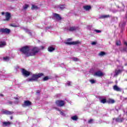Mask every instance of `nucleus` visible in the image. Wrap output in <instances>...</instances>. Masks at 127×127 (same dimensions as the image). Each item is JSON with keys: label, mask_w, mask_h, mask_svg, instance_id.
<instances>
[{"label": "nucleus", "mask_w": 127, "mask_h": 127, "mask_svg": "<svg viewBox=\"0 0 127 127\" xmlns=\"http://www.w3.org/2000/svg\"><path fill=\"white\" fill-rule=\"evenodd\" d=\"M44 47L41 46L40 48L38 47H33L28 46H25L20 49V52H22L26 57H29L30 56H35L41 49H44Z\"/></svg>", "instance_id": "1"}, {"label": "nucleus", "mask_w": 127, "mask_h": 127, "mask_svg": "<svg viewBox=\"0 0 127 127\" xmlns=\"http://www.w3.org/2000/svg\"><path fill=\"white\" fill-rule=\"evenodd\" d=\"M22 73L24 76L25 77H28L29 75H32V77L27 79L28 82H33V81H37L40 77L43 76V73H38V74H32L31 72L24 69H22Z\"/></svg>", "instance_id": "2"}, {"label": "nucleus", "mask_w": 127, "mask_h": 127, "mask_svg": "<svg viewBox=\"0 0 127 127\" xmlns=\"http://www.w3.org/2000/svg\"><path fill=\"white\" fill-rule=\"evenodd\" d=\"M1 13L2 15H5V20H6V21H8V20H9L10 19V13L8 12H6L5 13H4V12H2Z\"/></svg>", "instance_id": "3"}, {"label": "nucleus", "mask_w": 127, "mask_h": 127, "mask_svg": "<svg viewBox=\"0 0 127 127\" xmlns=\"http://www.w3.org/2000/svg\"><path fill=\"white\" fill-rule=\"evenodd\" d=\"M10 32V30L7 28H1L0 29V33H7L8 34Z\"/></svg>", "instance_id": "4"}, {"label": "nucleus", "mask_w": 127, "mask_h": 127, "mask_svg": "<svg viewBox=\"0 0 127 127\" xmlns=\"http://www.w3.org/2000/svg\"><path fill=\"white\" fill-rule=\"evenodd\" d=\"M56 104L59 107H63L65 105V102L62 100H58L56 102Z\"/></svg>", "instance_id": "5"}, {"label": "nucleus", "mask_w": 127, "mask_h": 127, "mask_svg": "<svg viewBox=\"0 0 127 127\" xmlns=\"http://www.w3.org/2000/svg\"><path fill=\"white\" fill-rule=\"evenodd\" d=\"M81 43L80 41H76L74 42H66V44H68V45H77V44H80Z\"/></svg>", "instance_id": "6"}, {"label": "nucleus", "mask_w": 127, "mask_h": 127, "mask_svg": "<svg viewBox=\"0 0 127 127\" xmlns=\"http://www.w3.org/2000/svg\"><path fill=\"white\" fill-rule=\"evenodd\" d=\"M22 106L24 108L29 107V106H31V102L29 101V100L25 101Z\"/></svg>", "instance_id": "7"}, {"label": "nucleus", "mask_w": 127, "mask_h": 127, "mask_svg": "<svg viewBox=\"0 0 127 127\" xmlns=\"http://www.w3.org/2000/svg\"><path fill=\"white\" fill-rule=\"evenodd\" d=\"M94 75L97 77H102V76H104V73L102 72L101 71H98L95 72Z\"/></svg>", "instance_id": "8"}, {"label": "nucleus", "mask_w": 127, "mask_h": 127, "mask_svg": "<svg viewBox=\"0 0 127 127\" xmlns=\"http://www.w3.org/2000/svg\"><path fill=\"white\" fill-rule=\"evenodd\" d=\"M53 16L57 19V20H61V19H62V18L61 16H60V15L57 13H54Z\"/></svg>", "instance_id": "9"}, {"label": "nucleus", "mask_w": 127, "mask_h": 127, "mask_svg": "<svg viewBox=\"0 0 127 127\" xmlns=\"http://www.w3.org/2000/svg\"><path fill=\"white\" fill-rule=\"evenodd\" d=\"M122 73V70L120 69H116L115 71V73L114 74V77H117L119 74H121Z\"/></svg>", "instance_id": "10"}, {"label": "nucleus", "mask_w": 127, "mask_h": 127, "mask_svg": "<svg viewBox=\"0 0 127 127\" xmlns=\"http://www.w3.org/2000/svg\"><path fill=\"white\" fill-rule=\"evenodd\" d=\"M78 29L77 27H69L67 28V30L69 31H74V30H77Z\"/></svg>", "instance_id": "11"}, {"label": "nucleus", "mask_w": 127, "mask_h": 127, "mask_svg": "<svg viewBox=\"0 0 127 127\" xmlns=\"http://www.w3.org/2000/svg\"><path fill=\"white\" fill-rule=\"evenodd\" d=\"M113 89L115 91H117V92H120V91H122L121 88L120 87H119L117 85H114L113 86Z\"/></svg>", "instance_id": "12"}, {"label": "nucleus", "mask_w": 127, "mask_h": 127, "mask_svg": "<svg viewBox=\"0 0 127 127\" xmlns=\"http://www.w3.org/2000/svg\"><path fill=\"white\" fill-rule=\"evenodd\" d=\"M2 113L4 114L5 115H11L12 114H13V112H11L7 110H4L3 111Z\"/></svg>", "instance_id": "13"}, {"label": "nucleus", "mask_w": 127, "mask_h": 127, "mask_svg": "<svg viewBox=\"0 0 127 127\" xmlns=\"http://www.w3.org/2000/svg\"><path fill=\"white\" fill-rule=\"evenodd\" d=\"M54 50H55V48H53V47L51 46L48 48V51H49V52H53Z\"/></svg>", "instance_id": "14"}, {"label": "nucleus", "mask_w": 127, "mask_h": 127, "mask_svg": "<svg viewBox=\"0 0 127 127\" xmlns=\"http://www.w3.org/2000/svg\"><path fill=\"white\" fill-rule=\"evenodd\" d=\"M83 8L85 10H90V9H91V6H90V5H85V6H83Z\"/></svg>", "instance_id": "15"}, {"label": "nucleus", "mask_w": 127, "mask_h": 127, "mask_svg": "<svg viewBox=\"0 0 127 127\" xmlns=\"http://www.w3.org/2000/svg\"><path fill=\"white\" fill-rule=\"evenodd\" d=\"M6 45V44L5 43V42H0V48H1Z\"/></svg>", "instance_id": "16"}, {"label": "nucleus", "mask_w": 127, "mask_h": 127, "mask_svg": "<svg viewBox=\"0 0 127 127\" xmlns=\"http://www.w3.org/2000/svg\"><path fill=\"white\" fill-rule=\"evenodd\" d=\"M124 120H125L124 118H117L116 119V122H117L118 123H122V122L124 121Z\"/></svg>", "instance_id": "17"}, {"label": "nucleus", "mask_w": 127, "mask_h": 127, "mask_svg": "<svg viewBox=\"0 0 127 127\" xmlns=\"http://www.w3.org/2000/svg\"><path fill=\"white\" fill-rule=\"evenodd\" d=\"M57 111H58V112H60V114H61V115L62 116H63L64 117H65L66 116V115L64 114V112H63V111H61V110H60L59 109H57Z\"/></svg>", "instance_id": "18"}, {"label": "nucleus", "mask_w": 127, "mask_h": 127, "mask_svg": "<svg viewBox=\"0 0 127 127\" xmlns=\"http://www.w3.org/2000/svg\"><path fill=\"white\" fill-rule=\"evenodd\" d=\"M108 17H110V15H102L100 16V18H107Z\"/></svg>", "instance_id": "19"}, {"label": "nucleus", "mask_w": 127, "mask_h": 127, "mask_svg": "<svg viewBox=\"0 0 127 127\" xmlns=\"http://www.w3.org/2000/svg\"><path fill=\"white\" fill-rule=\"evenodd\" d=\"M115 102V101L114 99H109L108 100V104H114Z\"/></svg>", "instance_id": "20"}, {"label": "nucleus", "mask_w": 127, "mask_h": 127, "mask_svg": "<svg viewBox=\"0 0 127 127\" xmlns=\"http://www.w3.org/2000/svg\"><path fill=\"white\" fill-rule=\"evenodd\" d=\"M71 119L72 121H77L78 120V116L76 115L71 117Z\"/></svg>", "instance_id": "21"}, {"label": "nucleus", "mask_w": 127, "mask_h": 127, "mask_svg": "<svg viewBox=\"0 0 127 127\" xmlns=\"http://www.w3.org/2000/svg\"><path fill=\"white\" fill-rule=\"evenodd\" d=\"M11 123L9 122L3 123V126H9V125H11Z\"/></svg>", "instance_id": "22"}, {"label": "nucleus", "mask_w": 127, "mask_h": 127, "mask_svg": "<svg viewBox=\"0 0 127 127\" xmlns=\"http://www.w3.org/2000/svg\"><path fill=\"white\" fill-rule=\"evenodd\" d=\"M100 103H102V104H105V103H107V100L106 99H102L101 100Z\"/></svg>", "instance_id": "23"}, {"label": "nucleus", "mask_w": 127, "mask_h": 127, "mask_svg": "<svg viewBox=\"0 0 127 127\" xmlns=\"http://www.w3.org/2000/svg\"><path fill=\"white\" fill-rule=\"evenodd\" d=\"M32 9H38V7L35 5H32Z\"/></svg>", "instance_id": "24"}, {"label": "nucleus", "mask_w": 127, "mask_h": 127, "mask_svg": "<svg viewBox=\"0 0 127 127\" xmlns=\"http://www.w3.org/2000/svg\"><path fill=\"white\" fill-rule=\"evenodd\" d=\"M4 61H8L9 60V57H5L3 58Z\"/></svg>", "instance_id": "25"}, {"label": "nucleus", "mask_w": 127, "mask_h": 127, "mask_svg": "<svg viewBox=\"0 0 127 127\" xmlns=\"http://www.w3.org/2000/svg\"><path fill=\"white\" fill-rule=\"evenodd\" d=\"M60 9H64L65 8V5H61L59 7Z\"/></svg>", "instance_id": "26"}, {"label": "nucleus", "mask_w": 127, "mask_h": 127, "mask_svg": "<svg viewBox=\"0 0 127 127\" xmlns=\"http://www.w3.org/2000/svg\"><path fill=\"white\" fill-rule=\"evenodd\" d=\"M121 43L120 41H116V45H117L118 46H119L120 45H121Z\"/></svg>", "instance_id": "27"}, {"label": "nucleus", "mask_w": 127, "mask_h": 127, "mask_svg": "<svg viewBox=\"0 0 127 127\" xmlns=\"http://www.w3.org/2000/svg\"><path fill=\"white\" fill-rule=\"evenodd\" d=\"M99 56H104L105 55V52H101L99 54Z\"/></svg>", "instance_id": "28"}, {"label": "nucleus", "mask_w": 127, "mask_h": 127, "mask_svg": "<svg viewBox=\"0 0 127 127\" xmlns=\"http://www.w3.org/2000/svg\"><path fill=\"white\" fill-rule=\"evenodd\" d=\"M90 83H91V84H95V83H96V80H94V79H91L90 80Z\"/></svg>", "instance_id": "29"}, {"label": "nucleus", "mask_w": 127, "mask_h": 127, "mask_svg": "<svg viewBox=\"0 0 127 127\" xmlns=\"http://www.w3.org/2000/svg\"><path fill=\"white\" fill-rule=\"evenodd\" d=\"M23 7L24 9H27V8H28V5L25 4L24 6H23Z\"/></svg>", "instance_id": "30"}, {"label": "nucleus", "mask_w": 127, "mask_h": 127, "mask_svg": "<svg viewBox=\"0 0 127 127\" xmlns=\"http://www.w3.org/2000/svg\"><path fill=\"white\" fill-rule=\"evenodd\" d=\"M94 31L96 32V33H101V32H102V31L100 30H94Z\"/></svg>", "instance_id": "31"}, {"label": "nucleus", "mask_w": 127, "mask_h": 127, "mask_svg": "<svg viewBox=\"0 0 127 127\" xmlns=\"http://www.w3.org/2000/svg\"><path fill=\"white\" fill-rule=\"evenodd\" d=\"M94 122V120L93 119H90L88 121V124H92Z\"/></svg>", "instance_id": "32"}, {"label": "nucleus", "mask_w": 127, "mask_h": 127, "mask_svg": "<svg viewBox=\"0 0 127 127\" xmlns=\"http://www.w3.org/2000/svg\"><path fill=\"white\" fill-rule=\"evenodd\" d=\"M48 79H49V78L48 77V76H45V77L44 78L43 80H44V81H47V80H48Z\"/></svg>", "instance_id": "33"}, {"label": "nucleus", "mask_w": 127, "mask_h": 127, "mask_svg": "<svg viewBox=\"0 0 127 127\" xmlns=\"http://www.w3.org/2000/svg\"><path fill=\"white\" fill-rule=\"evenodd\" d=\"M67 86H70L71 85V82L70 81H67L66 83Z\"/></svg>", "instance_id": "34"}, {"label": "nucleus", "mask_w": 127, "mask_h": 127, "mask_svg": "<svg viewBox=\"0 0 127 127\" xmlns=\"http://www.w3.org/2000/svg\"><path fill=\"white\" fill-rule=\"evenodd\" d=\"M40 93V90H37L36 94H37V95H39Z\"/></svg>", "instance_id": "35"}, {"label": "nucleus", "mask_w": 127, "mask_h": 127, "mask_svg": "<svg viewBox=\"0 0 127 127\" xmlns=\"http://www.w3.org/2000/svg\"><path fill=\"white\" fill-rule=\"evenodd\" d=\"M97 43H96L95 42H93L91 44L92 45H96Z\"/></svg>", "instance_id": "36"}, {"label": "nucleus", "mask_w": 127, "mask_h": 127, "mask_svg": "<svg viewBox=\"0 0 127 127\" xmlns=\"http://www.w3.org/2000/svg\"><path fill=\"white\" fill-rule=\"evenodd\" d=\"M73 61H78V59H73Z\"/></svg>", "instance_id": "37"}, {"label": "nucleus", "mask_w": 127, "mask_h": 127, "mask_svg": "<svg viewBox=\"0 0 127 127\" xmlns=\"http://www.w3.org/2000/svg\"><path fill=\"white\" fill-rule=\"evenodd\" d=\"M12 26H13V27H16V25H12Z\"/></svg>", "instance_id": "38"}, {"label": "nucleus", "mask_w": 127, "mask_h": 127, "mask_svg": "<svg viewBox=\"0 0 127 127\" xmlns=\"http://www.w3.org/2000/svg\"><path fill=\"white\" fill-rule=\"evenodd\" d=\"M67 40H68V41H70V40H72V39H71L70 38H69V39H67Z\"/></svg>", "instance_id": "39"}, {"label": "nucleus", "mask_w": 127, "mask_h": 127, "mask_svg": "<svg viewBox=\"0 0 127 127\" xmlns=\"http://www.w3.org/2000/svg\"><path fill=\"white\" fill-rule=\"evenodd\" d=\"M0 97H3V95H2V94H0Z\"/></svg>", "instance_id": "40"}, {"label": "nucleus", "mask_w": 127, "mask_h": 127, "mask_svg": "<svg viewBox=\"0 0 127 127\" xmlns=\"http://www.w3.org/2000/svg\"><path fill=\"white\" fill-rule=\"evenodd\" d=\"M10 120H12V117H10Z\"/></svg>", "instance_id": "41"}, {"label": "nucleus", "mask_w": 127, "mask_h": 127, "mask_svg": "<svg viewBox=\"0 0 127 127\" xmlns=\"http://www.w3.org/2000/svg\"><path fill=\"white\" fill-rule=\"evenodd\" d=\"M15 99L16 100H17L18 98H17V97H15Z\"/></svg>", "instance_id": "42"}, {"label": "nucleus", "mask_w": 127, "mask_h": 127, "mask_svg": "<svg viewBox=\"0 0 127 127\" xmlns=\"http://www.w3.org/2000/svg\"><path fill=\"white\" fill-rule=\"evenodd\" d=\"M125 65H126V66H127V64H125Z\"/></svg>", "instance_id": "43"}]
</instances>
